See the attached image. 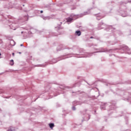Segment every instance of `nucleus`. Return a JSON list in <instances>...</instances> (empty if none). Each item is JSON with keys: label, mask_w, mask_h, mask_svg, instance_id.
Segmentation results:
<instances>
[{"label": "nucleus", "mask_w": 131, "mask_h": 131, "mask_svg": "<svg viewBox=\"0 0 131 131\" xmlns=\"http://www.w3.org/2000/svg\"><path fill=\"white\" fill-rule=\"evenodd\" d=\"M8 131H10V130H8Z\"/></svg>", "instance_id": "14"}, {"label": "nucleus", "mask_w": 131, "mask_h": 131, "mask_svg": "<svg viewBox=\"0 0 131 131\" xmlns=\"http://www.w3.org/2000/svg\"><path fill=\"white\" fill-rule=\"evenodd\" d=\"M90 38H93V37H91Z\"/></svg>", "instance_id": "8"}, {"label": "nucleus", "mask_w": 131, "mask_h": 131, "mask_svg": "<svg viewBox=\"0 0 131 131\" xmlns=\"http://www.w3.org/2000/svg\"><path fill=\"white\" fill-rule=\"evenodd\" d=\"M12 55H13V56H14V55H15V53H12Z\"/></svg>", "instance_id": "7"}, {"label": "nucleus", "mask_w": 131, "mask_h": 131, "mask_svg": "<svg viewBox=\"0 0 131 131\" xmlns=\"http://www.w3.org/2000/svg\"><path fill=\"white\" fill-rule=\"evenodd\" d=\"M74 110H75V107H74Z\"/></svg>", "instance_id": "11"}, {"label": "nucleus", "mask_w": 131, "mask_h": 131, "mask_svg": "<svg viewBox=\"0 0 131 131\" xmlns=\"http://www.w3.org/2000/svg\"><path fill=\"white\" fill-rule=\"evenodd\" d=\"M11 42H13V41H11Z\"/></svg>", "instance_id": "13"}, {"label": "nucleus", "mask_w": 131, "mask_h": 131, "mask_svg": "<svg viewBox=\"0 0 131 131\" xmlns=\"http://www.w3.org/2000/svg\"><path fill=\"white\" fill-rule=\"evenodd\" d=\"M49 126H50V128L53 129V127H54V126H55V125H54V123H50Z\"/></svg>", "instance_id": "2"}, {"label": "nucleus", "mask_w": 131, "mask_h": 131, "mask_svg": "<svg viewBox=\"0 0 131 131\" xmlns=\"http://www.w3.org/2000/svg\"><path fill=\"white\" fill-rule=\"evenodd\" d=\"M10 131H15V129H11Z\"/></svg>", "instance_id": "6"}, {"label": "nucleus", "mask_w": 131, "mask_h": 131, "mask_svg": "<svg viewBox=\"0 0 131 131\" xmlns=\"http://www.w3.org/2000/svg\"><path fill=\"white\" fill-rule=\"evenodd\" d=\"M40 13H43V11H42V10H41V11H40Z\"/></svg>", "instance_id": "5"}, {"label": "nucleus", "mask_w": 131, "mask_h": 131, "mask_svg": "<svg viewBox=\"0 0 131 131\" xmlns=\"http://www.w3.org/2000/svg\"><path fill=\"white\" fill-rule=\"evenodd\" d=\"M19 54H21V52H19Z\"/></svg>", "instance_id": "12"}, {"label": "nucleus", "mask_w": 131, "mask_h": 131, "mask_svg": "<svg viewBox=\"0 0 131 131\" xmlns=\"http://www.w3.org/2000/svg\"><path fill=\"white\" fill-rule=\"evenodd\" d=\"M21 47H22V46H23V45H20Z\"/></svg>", "instance_id": "9"}, {"label": "nucleus", "mask_w": 131, "mask_h": 131, "mask_svg": "<svg viewBox=\"0 0 131 131\" xmlns=\"http://www.w3.org/2000/svg\"><path fill=\"white\" fill-rule=\"evenodd\" d=\"M73 20V19H72V18H67V22H71V21H72Z\"/></svg>", "instance_id": "3"}, {"label": "nucleus", "mask_w": 131, "mask_h": 131, "mask_svg": "<svg viewBox=\"0 0 131 131\" xmlns=\"http://www.w3.org/2000/svg\"><path fill=\"white\" fill-rule=\"evenodd\" d=\"M10 64L11 66H13V65H14V60L13 59L11 60Z\"/></svg>", "instance_id": "4"}, {"label": "nucleus", "mask_w": 131, "mask_h": 131, "mask_svg": "<svg viewBox=\"0 0 131 131\" xmlns=\"http://www.w3.org/2000/svg\"><path fill=\"white\" fill-rule=\"evenodd\" d=\"M0 56H2V54L0 53Z\"/></svg>", "instance_id": "10"}, {"label": "nucleus", "mask_w": 131, "mask_h": 131, "mask_svg": "<svg viewBox=\"0 0 131 131\" xmlns=\"http://www.w3.org/2000/svg\"><path fill=\"white\" fill-rule=\"evenodd\" d=\"M76 34H77V35H78V36H79L81 34V32H80V31H77L76 32Z\"/></svg>", "instance_id": "1"}]
</instances>
